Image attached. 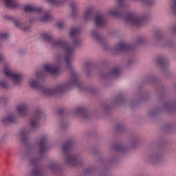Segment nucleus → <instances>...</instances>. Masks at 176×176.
Instances as JSON below:
<instances>
[{"label":"nucleus","mask_w":176,"mask_h":176,"mask_svg":"<svg viewBox=\"0 0 176 176\" xmlns=\"http://www.w3.org/2000/svg\"><path fill=\"white\" fill-rule=\"evenodd\" d=\"M41 38L43 39V41L52 43V45L56 47H60L63 49V50H64L67 67L69 68V69H72V66H71V60H72V57L74 56V50H75V47L79 45V41L76 40L72 45L68 44V43L63 40L54 41L53 36H52V34L49 33H43L41 35Z\"/></svg>","instance_id":"f257e3e1"},{"label":"nucleus","mask_w":176,"mask_h":176,"mask_svg":"<svg viewBox=\"0 0 176 176\" xmlns=\"http://www.w3.org/2000/svg\"><path fill=\"white\" fill-rule=\"evenodd\" d=\"M72 78L73 79L72 82L65 85H58L54 89L45 88L42 85L36 82L35 80H30L29 83L31 87L36 89L37 90H41V91H43V94L45 96H53V94H57V93H64V91H66V90H68V89H71L72 86H77V87H79L80 86V81H79L78 74L73 72Z\"/></svg>","instance_id":"f03ea898"},{"label":"nucleus","mask_w":176,"mask_h":176,"mask_svg":"<svg viewBox=\"0 0 176 176\" xmlns=\"http://www.w3.org/2000/svg\"><path fill=\"white\" fill-rule=\"evenodd\" d=\"M73 144L71 142H67L63 146V152L66 155V163L72 164V166H78L79 160L76 155L72 153Z\"/></svg>","instance_id":"7ed1b4c3"},{"label":"nucleus","mask_w":176,"mask_h":176,"mask_svg":"<svg viewBox=\"0 0 176 176\" xmlns=\"http://www.w3.org/2000/svg\"><path fill=\"white\" fill-rule=\"evenodd\" d=\"M126 23L132 24L134 27H141L145 23V17L135 15L134 13H129L125 18Z\"/></svg>","instance_id":"20e7f679"},{"label":"nucleus","mask_w":176,"mask_h":176,"mask_svg":"<svg viewBox=\"0 0 176 176\" xmlns=\"http://www.w3.org/2000/svg\"><path fill=\"white\" fill-rule=\"evenodd\" d=\"M30 164L32 166V169L30 173V176H44L43 169L39 166V159L33 158L30 160Z\"/></svg>","instance_id":"39448f33"},{"label":"nucleus","mask_w":176,"mask_h":176,"mask_svg":"<svg viewBox=\"0 0 176 176\" xmlns=\"http://www.w3.org/2000/svg\"><path fill=\"white\" fill-rule=\"evenodd\" d=\"M4 74L6 76L10 78L14 81L15 85H19L21 82V79H23V76L21 74H16L10 70V67L9 65L6 64L4 66Z\"/></svg>","instance_id":"423d86ee"},{"label":"nucleus","mask_w":176,"mask_h":176,"mask_svg":"<svg viewBox=\"0 0 176 176\" xmlns=\"http://www.w3.org/2000/svg\"><path fill=\"white\" fill-rule=\"evenodd\" d=\"M44 71L47 74H51V75H58L60 74V67L53 65H44Z\"/></svg>","instance_id":"0eeeda50"},{"label":"nucleus","mask_w":176,"mask_h":176,"mask_svg":"<svg viewBox=\"0 0 176 176\" xmlns=\"http://www.w3.org/2000/svg\"><path fill=\"white\" fill-rule=\"evenodd\" d=\"M41 116H42V111H41V110L36 111L34 115L32 116V120L30 122V124L32 129H36V127L39 126V119H41Z\"/></svg>","instance_id":"6e6552de"},{"label":"nucleus","mask_w":176,"mask_h":176,"mask_svg":"<svg viewBox=\"0 0 176 176\" xmlns=\"http://www.w3.org/2000/svg\"><path fill=\"white\" fill-rule=\"evenodd\" d=\"M6 19L7 20H11L12 21H14L16 27H18V28H21V30H23V31H28V30H30V26H24V23H20L18 20H16L13 16H6Z\"/></svg>","instance_id":"1a4fd4ad"},{"label":"nucleus","mask_w":176,"mask_h":176,"mask_svg":"<svg viewBox=\"0 0 176 176\" xmlns=\"http://www.w3.org/2000/svg\"><path fill=\"white\" fill-rule=\"evenodd\" d=\"M95 23L97 27H104L107 24L105 16L102 14H96L95 16Z\"/></svg>","instance_id":"9d476101"},{"label":"nucleus","mask_w":176,"mask_h":176,"mask_svg":"<svg viewBox=\"0 0 176 176\" xmlns=\"http://www.w3.org/2000/svg\"><path fill=\"white\" fill-rule=\"evenodd\" d=\"M118 50L121 52H129L133 50V46L121 41L117 44Z\"/></svg>","instance_id":"9b49d317"},{"label":"nucleus","mask_w":176,"mask_h":176,"mask_svg":"<svg viewBox=\"0 0 176 176\" xmlns=\"http://www.w3.org/2000/svg\"><path fill=\"white\" fill-rule=\"evenodd\" d=\"M5 2L6 8L10 9H14V8H19V2L17 0H3Z\"/></svg>","instance_id":"f8f14e48"},{"label":"nucleus","mask_w":176,"mask_h":176,"mask_svg":"<svg viewBox=\"0 0 176 176\" xmlns=\"http://www.w3.org/2000/svg\"><path fill=\"white\" fill-rule=\"evenodd\" d=\"M47 151V146L46 145V136L41 138L40 141V153L43 155Z\"/></svg>","instance_id":"ddd939ff"},{"label":"nucleus","mask_w":176,"mask_h":176,"mask_svg":"<svg viewBox=\"0 0 176 176\" xmlns=\"http://www.w3.org/2000/svg\"><path fill=\"white\" fill-rule=\"evenodd\" d=\"M23 10L24 12H37L38 13H41L42 8L32 5H28L25 6Z\"/></svg>","instance_id":"4468645a"},{"label":"nucleus","mask_w":176,"mask_h":176,"mask_svg":"<svg viewBox=\"0 0 176 176\" xmlns=\"http://www.w3.org/2000/svg\"><path fill=\"white\" fill-rule=\"evenodd\" d=\"M16 111L21 115V116H25L28 112V109H27V105H25V104H19L16 108Z\"/></svg>","instance_id":"2eb2a0df"},{"label":"nucleus","mask_w":176,"mask_h":176,"mask_svg":"<svg viewBox=\"0 0 176 176\" xmlns=\"http://www.w3.org/2000/svg\"><path fill=\"white\" fill-rule=\"evenodd\" d=\"M94 13V10L93 8H89L87 11L84 13V19L87 21L90 20H93V14Z\"/></svg>","instance_id":"dca6fc26"},{"label":"nucleus","mask_w":176,"mask_h":176,"mask_svg":"<svg viewBox=\"0 0 176 176\" xmlns=\"http://www.w3.org/2000/svg\"><path fill=\"white\" fill-rule=\"evenodd\" d=\"M49 168L52 173L54 174H57L58 173H60L61 170L60 169V166L57 165L56 162H52L50 164Z\"/></svg>","instance_id":"f3484780"},{"label":"nucleus","mask_w":176,"mask_h":176,"mask_svg":"<svg viewBox=\"0 0 176 176\" xmlns=\"http://www.w3.org/2000/svg\"><path fill=\"white\" fill-rule=\"evenodd\" d=\"M2 123L3 124H8V123H14L16 122V117L12 115H9L6 118H4L1 120Z\"/></svg>","instance_id":"a211bd4d"},{"label":"nucleus","mask_w":176,"mask_h":176,"mask_svg":"<svg viewBox=\"0 0 176 176\" xmlns=\"http://www.w3.org/2000/svg\"><path fill=\"white\" fill-rule=\"evenodd\" d=\"M81 30L80 28H72L70 30V36L72 38H75L80 34Z\"/></svg>","instance_id":"6ab92c4d"},{"label":"nucleus","mask_w":176,"mask_h":176,"mask_svg":"<svg viewBox=\"0 0 176 176\" xmlns=\"http://www.w3.org/2000/svg\"><path fill=\"white\" fill-rule=\"evenodd\" d=\"M157 64L162 67H166L167 65V60L163 56H160L157 58Z\"/></svg>","instance_id":"aec40b11"},{"label":"nucleus","mask_w":176,"mask_h":176,"mask_svg":"<svg viewBox=\"0 0 176 176\" xmlns=\"http://www.w3.org/2000/svg\"><path fill=\"white\" fill-rule=\"evenodd\" d=\"M76 113H79L80 115H82L83 118H86L87 111H86V109L83 107H78L76 110Z\"/></svg>","instance_id":"412c9836"},{"label":"nucleus","mask_w":176,"mask_h":176,"mask_svg":"<svg viewBox=\"0 0 176 176\" xmlns=\"http://www.w3.org/2000/svg\"><path fill=\"white\" fill-rule=\"evenodd\" d=\"M113 76H119L120 75V69L119 67H115L111 72Z\"/></svg>","instance_id":"4be33fe9"},{"label":"nucleus","mask_w":176,"mask_h":176,"mask_svg":"<svg viewBox=\"0 0 176 176\" xmlns=\"http://www.w3.org/2000/svg\"><path fill=\"white\" fill-rule=\"evenodd\" d=\"M41 20L42 21H50V20H52V16L49 14V13H45Z\"/></svg>","instance_id":"5701e85b"},{"label":"nucleus","mask_w":176,"mask_h":176,"mask_svg":"<svg viewBox=\"0 0 176 176\" xmlns=\"http://www.w3.org/2000/svg\"><path fill=\"white\" fill-rule=\"evenodd\" d=\"M109 13L111 16H114V17H120L122 16V13L118 10L109 11Z\"/></svg>","instance_id":"b1692460"},{"label":"nucleus","mask_w":176,"mask_h":176,"mask_svg":"<svg viewBox=\"0 0 176 176\" xmlns=\"http://www.w3.org/2000/svg\"><path fill=\"white\" fill-rule=\"evenodd\" d=\"M20 137L22 141H25V140H27L28 137V132H26L25 131H23L20 134Z\"/></svg>","instance_id":"393cba45"},{"label":"nucleus","mask_w":176,"mask_h":176,"mask_svg":"<svg viewBox=\"0 0 176 176\" xmlns=\"http://www.w3.org/2000/svg\"><path fill=\"white\" fill-rule=\"evenodd\" d=\"M46 2H48L52 5H60V3H63V1L60 0H46Z\"/></svg>","instance_id":"a878e982"},{"label":"nucleus","mask_w":176,"mask_h":176,"mask_svg":"<svg viewBox=\"0 0 176 176\" xmlns=\"http://www.w3.org/2000/svg\"><path fill=\"white\" fill-rule=\"evenodd\" d=\"M142 2H144L145 5H147V6H152L153 3H155V0H141Z\"/></svg>","instance_id":"bb28decb"},{"label":"nucleus","mask_w":176,"mask_h":176,"mask_svg":"<svg viewBox=\"0 0 176 176\" xmlns=\"http://www.w3.org/2000/svg\"><path fill=\"white\" fill-rule=\"evenodd\" d=\"M9 38V34L8 33H0V41H5Z\"/></svg>","instance_id":"cd10ccee"},{"label":"nucleus","mask_w":176,"mask_h":176,"mask_svg":"<svg viewBox=\"0 0 176 176\" xmlns=\"http://www.w3.org/2000/svg\"><path fill=\"white\" fill-rule=\"evenodd\" d=\"M71 8L72 9V16H75V14L76 13V4L75 3H72Z\"/></svg>","instance_id":"c85d7f7f"},{"label":"nucleus","mask_w":176,"mask_h":176,"mask_svg":"<svg viewBox=\"0 0 176 176\" xmlns=\"http://www.w3.org/2000/svg\"><path fill=\"white\" fill-rule=\"evenodd\" d=\"M94 36L98 39V41H101V35L97 33V32H92Z\"/></svg>","instance_id":"c756f323"},{"label":"nucleus","mask_w":176,"mask_h":176,"mask_svg":"<svg viewBox=\"0 0 176 176\" xmlns=\"http://www.w3.org/2000/svg\"><path fill=\"white\" fill-rule=\"evenodd\" d=\"M0 87L3 89H8V84L5 81L0 82Z\"/></svg>","instance_id":"7c9ffc66"},{"label":"nucleus","mask_w":176,"mask_h":176,"mask_svg":"<svg viewBox=\"0 0 176 176\" xmlns=\"http://www.w3.org/2000/svg\"><path fill=\"white\" fill-rule=\"evenodd\" d=\"M173 5L172 6V10L174 13H176V0H173Z\"/></svg>","instance_id":"2f4dec72"},{"label":"nucleus","mask_w":176,"mask_h":176,"mask_svg":"<svg viewBox=\"0 0 176 176\" xmlns=\"http://www.w3.org/2000/svg\"><path fill=\"white\" fill-rule=\"evenodd\" d=\"M57 25H58V28H63V27H64V22L58 21V22H57Z\"/></svg>","instance_id":"473e14b6"},{"label":"nucleus","mask_w":176,"mask_h":176,"mask_svg":"<svg viewBox=\"0 0 176 176\" xmlns=\"http://www.w3.org/2000/svg\"><path fill=\"white\" fill-rule=\"evenodd\" d=\"M4 59H5V56H3V54H0V63L1 61H3Z\"/></svg>","instance_id":"72a5a7b5"},{"label":"nucleus","mask_w":176,"mask_h":176,"mask_svg":"<svg viewBox=\"0 0 176 176\" xmlns=\"http://www.w3.org/2000/svg\"><path fill=\"white\" fill-rule=\"evenodd\" d=\"M43 74H40L38 72L36 73V78H42Z\"/></svg>","instance_id":"f704fd0d"},{"label":"nucleus","mask_w":176,"mask_h":176,"mask_svg":"<svg viewBox=\"0 0 176 176\" xmlns=\"http://www.w3.org/2000/svg\"><path fill=\"white\" fill-rule=\"evenodd\" d=\"M117 1H118V2L119 5H122V4L123 3V1H124V0H117Z\"/></svg>","instance_id":"c9c22d12"},{"label":"nucleus","mask_w":176,"mask_h":176,"mask_svg":"<svg viewBox=\"0 0 176 176\" xmlns=\"http://www.w3.org/2000/svg\"><path fill=\"white\" fill-rule=\"evenodd\" d=\"M58 112L60 115H63V113H64V109H60Z\"/></svg>","instance_id":"e433bc0d"},{"label":"nucleus","mask_w":176,"mask_h":176,"mask_svg":"<svg viewBox=\"0 0 176 176\" xmlns=\"http://www.w3.org/2000/svg\"><path fill=\"white\" fill-rule=\"evenodd\" d=\"M173 32H175V34H176V26L173 29Z\"/></svg>","instance_id":"4c0bfd02"},{"label":"nucleus","mask_w":176,"mask_h":176,"mask_svg":"<svg viewBox=\"0 0 176 176\" xmlns=\"http://www.w3.org/2000/svg\"><path fill=\"white\" fill-rule=\"evenodd\" d=\"M29 21H30V22H31V21H31V19H29Z\"/></svg>","instance_id":"58836bf2"}]
</instances>
